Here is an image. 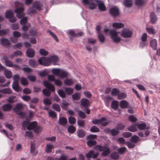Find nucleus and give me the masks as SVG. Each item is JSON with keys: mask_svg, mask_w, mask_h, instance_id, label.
<instances>
[{"mask_svg": "<svg viewBox=\"0 0 160 160\" xmlns=\"http://www.w3.org/2000/svg\"><path fill=\"white\" fill-rule=\"evenodd\" d=\"M9 14H10V16L8 17L7 14H6V18L9 19V20L11 22L13 23L15 22L17 19L15 17H13V13L10 12Z\"/></svg>", "mask_w": 160, "mask_h": 160, "instance_id": "nucleus-19", "label": "nucleus"}, {"mask_svg": "<svg viewBox=\"0 0 160 160\" xmlns=\"http://www.w3.org/2000/svg\"><path fill=\"white\" fill-rule=\"evenodd\" d=\"M43 84L45 87L47 88L48 89L52 92L55 91V89L54 86L51 84L49 82L45 81L43 82Z\"/></svg>", "mask_w": 160, "mask_h": 160, "instance_id": "nucleus-13", "label": "nucleus"}, {"mask_svg": "<svg viewBox=\"0 0 160 160\" xmlns=\"http://www.w3.org/2000/svg\"><path fill=\"white\" fill-rule=\"evenodd\" d=\"M67 122V119L64 117L60 118L59 119V122L60 124L62 125H65Z\"/></svg>", "mask_w": 160, "mask_h": 160, "instance_id": "nucleus-46", "label": "nucleus"}, {"mask_svg": "<svg viewBox=\"0 0 160 160\" xmlns=\"http://www.w3.org/2000/svg\"><path fill=\"white\" fill-rule=\"evenodd\" d=\"M58 93L59 96L62 98H65L66 94L65 92L62 89H59L58 90Z\"/></svg>", "mask_w": 160, "mask_h": 160, "instance_id": "nucleus-45", "label": "nucleus"}, {"mask_svg": "<svg viewBox=\"0 0 160 160\" xmlns=\"http://www.w3.org/2000/svg\"><path fill=\"white\" fill-rule=\"evenodd\" d=\"M90 131L93 132H98L99 131V129L97 127L93 126L91 128Z\"/></svg>", "mask_w": 160, "mask_h": 160, "instance_id": "nucleus-64", "label": "nucleus"}, {"mask_svg": "<svg viewBox=\"0 0 160 160\" xmlns=\"http://www.w3.org/2000/svg\"><path fill=\"white\" fill-rule=\"evenodd\" d=\"M113 27L116 28H120L124 27V24L121 23L115 22L112 24Z\"/></svg>", "mask_w": 160, "mask_h": 160, "instance_id": "nucleus-29", "label": "nucleus"}, {"mask_svg": "<svg viewBox=\"0 0 160 160\" xmlns=\"http://www.w3.org/2000/svg\"><path fill=\"white\" fill-rule=\"evenodd\" d=\"M14 82L12 85L13 89L17 92H20L22 90V88L19 86V76L16 74L14 75L13 78Z\"/></svg>", "mask_w": 160, "mask_h": 160, "instance_id": "nucleus-6", "label": "nucleus"}, {"mask_svg": "<svg viewBox=\"0 0 160 160\" xmlns=\"http://www.w3.org/2000/svg\"><path fill=\"white\" fill-rule=\"evenodd\" d=\"M29 64L31 67L34 68L37 67L38 66V64L36 61L33 59H31L30 60Z\"/></svg>", "mask_w": 160, "mask_h": 160, "instance_id": "nucleus-28", "label": "nucleus"}, {"mask_svg": "<svg viewBox=\"0 0 160 160\" xmlns=\"http://www.w3.org/2000/svg\"><path fill=\"white\" fill-rule=\"evenodd\" d=\"M120 107L122 108H128L129 106L128 102L125 100H122L120 102Z\"/></svg>", "mask_w": 160, "mask_h": 160, "instance_id": "nucleus-26", "label": "nucleus"}, {"mask_svg": "<svg viewBox=\"0 0 160 160\" xmlns=\"http://www.w3.org/2000/svg\"><path fill=\"white\" fill-rule=\"evenodd\" d=\"M72 97L73 100H78L80 98L81 94L80 93L77 92L73 94Z\"/></svg>", "mask_w": 160, "mask_h": 160, "instance_id": "nucleus-40", "label": "nucleus"}, {"mask_svg": "<svg viewBox=\"0 0 160 160\" xmlns=\"http://www.w3.org/2000/svg\"><path fill=\"white\" fill-rule=\"evenodd\" d=\"M73 81L70 79H66L64 81V84L68 86H70L73 83Z\"/></svg>", "mask_w": 160, "mask_h": 160, "instance_id": "nucleus-43", "label": "nucleus"}, {"mask_svg": "<svg viewBox=\"0 0 160 160\" xmlns=\"http://www.w3.org/2000/svg\"><path fill=\"white\" fill-rule=\"evenodd\" d=\"M137 124L132 125L128 128V130L132 132H136L137 130Z\"/></svg>", "mask_w": 160, "mask_h": 160, "instance_id": "nucleus-31", "label": "nucleus"}, {"mask_svg": "<svg viewBox=\"0 0 160 160\" xmlns=\"http://www.w3.org/2000/svg\"><path fill=\"white\" fill-rule=\"evenodd\" d=\"M68 121L71 124H74L76 122V119L72 116H70L68 118Z\"/></svg>", "mask_w": 160, "mask_h": 160, "instance_id": "nucleus-55", "label": "nucleus"}, {"mask_svg": "<svg viewBox=\"0 0 160 160\" xmlns=\"http://www.w3.org/2000/svg\"><path fill=\"white\" fill-rule=\"evenodd\" d=\"M21 83L23 85L26 86L28 84L27 80L26 78H22L20 80Z\"/></svg>", "mask_w": 160, "mask_h": 160, "instance_id": "nucleus-50", "label": "nucleus"}, {"mask_svg": "<svg viewBox=\"0 0 160 160\" xmlns=\"http://www.w3.org/2000/svg\"><path fill=\"white\" fill-rule=\"evenodd\" d=\"M85 135V132L84 131L80 129L78 131V136L79 138H82Z\"/></svg>", "mask_w": 160, "mask_h": 160, "instance_id": "nucleus-47", "label": "nucleus"}, {"mask_svg": "<svg viewBox=\"0 0 160 160\" xmlns=\"http://www.w3.org/2000/svg\"><path fill=\"white\" fill-rule=\"evenodd\" d=\"M42 6V5L38 1H35L32 4L33 8L37 10H40Z\"/></svg>", "mask_w": 160, "mask_h": 160, "instance_id": "nucleus-18", "label": "nucleus"}, {"mask_svg": "<svg viewBox=\"0 0 160 160\" xmlns=\"http://www.w3.org/2000/svg\"><path fill=\"white\" fill-rule=\"evenodd\" d=\"M5 65L9 67H12L16 69L19 68L18 65L13 64L12 62L9 60H7L5 62Z\"/></svg>", "mask_w": 160, "mask_h": 160, "instance_id": "nucleus-14", "label": "nucleus"}, {"mask_svg": "<svg viewBox=\"0 0 160 160\" xmlns=\"http://www.w3.org/2000/svg\"><path fill=\"white\" fill-rule=\"evenodd\" d=\"M118 102L117 101L114 100L112 101L111 103V107L114 109H116L118 108Z\"/></svg>", "mask_w": 160, "mask_h": 160, "instance_id": "nucleus-39", "label": "nucleus"}, {"mask_svg": "<svg viewBox=\"0 0 160 160\" xmlns=\"http://www.w3.org/2000/svg\"><path fill=\"white\" fill-rule=\"evenodd\" d=\"M37 122H33L30 123L29 125L28 126L27 129L28 130L35 129L37 126Z\"/></svg>", "mask_w": 160, "mask_h": 160, "instance_id": "nucleus-27", "label": "nucleus"}, {"mask_svg": "<svg viewBox=\"0 0 160 160\" xmlns=\"http://www.w3.org/2000/svg\"><path fill=\"white\" fill-rule=\"evenodd\" d=\"M66 32L68 34L72 37L80 36L83 35L82 32H79L78 34H75L74 31L71 30H67Z\"/></svg>", "mask_w": 160, "mask_h": 160, "instance_id": "nucleus-16", "label": "nucleus"}, {"mask_svg": "<svg viewBox=\"0 0 160 160\" xmlns=\"http://www.w3.org/2000/svg\"><path fill=\"white\" fill-rule=\"evenodd\" d=\"M120 34L122 38L127 39L132 37V31L129 29L124 28L120 32Z\"/></svg>", "mask_w": 160, "mask_h": 160, "instance_id": "nucleus-7", "label": "nucleus"}, {"mask_svg": "<svg viewBox=\"0 0 160 160\" xmlns=\"http://www.w3.org/2000/svg\"><path fill=\"white\" fill-rule=\"evenodd\" d=\"M1 42L2 45L6 46H8L10 44L9 41L6 39L3 38L1 39Z\"/></svg>", "mask_w": 160, "mask_h": 160, "instance_id": "nucleus-41", "label": "nucleus"}, {"mask_svg": "<svg viewBox=\"0 0 160 160\" xmlns=\"http://www.w3.org/2000/svg\"><path fill=\"white\" fill-rule=\"evenodd\" d=\"M54 148L53 145L47 143L45 148V151L48 153L51 152L52 150Z\"/></svg>", "mask_w": 160, "mask_h": 160, "instance_id": "nucleus-21", "label": "nucleus"}, {"mask_svg": "<svg viewBox=\"0 0 160 160\" xmlns=\"http://www.w3.org/2000/svg\"><path fill=\"white\" fill-rule=\"evenodd\" d=\"M50 61V64L52 63L54 65L57 64L56 63L58 61V57L55 55L51 56H49Z\"/></svg>", "mask_w": 160, "mask_h": 160, "instance_id": "nucleus-17", "label": "nucleus"}, {"mask_svg": "<svg viewBox=\"0 0 160 160\" xmlns=\"http://www.w3.org/2000/svg\"><path fill=\"white\" fill-rule=\"evenodd\" d=\"M98 38L99 41L101 43H103L105 41V37L101 33L98 35Z\"/></svg>", "mask_w": 160, "mask_h": 160, "instance_id": "nucleus-34", "label": "nucleus"}, {"mask_svg": "<svg viewBox=\"0 0 160 160\" xmlns=\"http://www.w3.org/2000/svg\"><path fill=\"white\" fill-rule=\"evenodd\" d=\"M76 128L72 125L70 126L68 128V131L70 133H73L75 131Z\"/></svg>", "mask_w": 160, "mask_h": 160, "instance_id": "nucleus-56", "label": "nucleus"}, {"mask_svg": "<svg viewBox=\"0 0 160 160\" xmlns=\"http://www.w3.org/2000/svg\"><path fill=\"white\" fill-rule=\"evenodd\" d=\"M12 106L11 105L9 104H6L2 106V109L4 111H8L12 109Z\"/></svg>", "mask_w": 160, "mask_h": 160, "instance_id": "nucleus-30", "label": "nucleus"}, {"mask_svg": "<svg viewBox=\"0 0 160 160\" xmlns=\"http://www.w3.org/2000/svg\"><path fill=\"white\" fill-rule=\"evenodd\" d=\"M27 18L25 17L22 18L20 21V24L23 25L22 28V29L24 31H27L28 29L30 27V24L29 23H27Z\"/></svg>", "mask_w": 160, "mask_h": 160, "instance_id": "nucleus-10", "label": "nucleus"}, {"mask_svg": "<svg viewBox=\"0 0 160 160\" xmlns=\"http://www.w3.org/2000/svg\"><path fill=\"white\" fill-rule=\"evenodd\" d=\"M135 3L138 6H142L145 4L146 2L145 0H136Z\"/></svg>", "mask_w": 160, "mask_h": 160, "instance_id": "nucleus-38", "label": "nucleus"}, {"mask_svg": "<svg viewBox=\"0 0 160 160\" xmlns=\"http://www.w3.org/2000/svg\"><path fill=\"white\" fill-rule=\"evenodd\" d=\"M94 149L100 151H103L101 153V155L104 157L108 155L111 152L110 149L107 146H102L101 145H97L95 147Z\"/></svg>", "mask_w": 160, "mask_h": 160, "instance_id": "nucleus-4", "label": "nucleus"}, {"mask_svg": "<svg viewBox=\"0 0 160 160\" xmlns=\"http://www.w3.org/2000/svg\"><path fill=\"white\" fill-rule=\"evenodd\" d=\"M42 92L45 95L49 96L51 94V92L49 90L47 89H44L42 90Z\"/></svg>", "mask_w": 160, "mask_h": 160, "instance_id": "nucleus-63", "label": "nucleus"}, {"mask_svg": "<svg viewBox=\"0 0 160 160\" xmlns=\"http://www.w3.org/2000/svg\"><path fill=\"white\" fill-rule=\"evenodd\" d=\"M52 73L55 75L61 78H66L68 76V72L65 70L59 68H53L52 69Z\"/></svg>", "mask_w": 160, "mask_h": 160, "instance_id": "nucleus-3", "label": "nucleus"}, {"mask_svg": "<svg viewBox=\"0 0 160 160\" xmlns=\"http://www.w3.org/2000/svg\"><path fill=\"white\" fill-rule=\"evenodd\" d=\"M94 124L100 125L102 126H106L107 125L108 122V120L104 117H102L101 119H95L92 121Z\"/></svg>", "mask_w": 160, "mask_h": 160, "instance_id": "nucleus-9", "label": "nucleus"}, {"mask_svg": "<svg viewBox=\"0 0 160 160\" xmlns=\"http://www.w3.org/2000/svg\"><path fill=\"white\" fill-rule=\"evenodd\" d=\"M82 2L84 4L88 5L89 8L91 9H94L96 7V4L100 10L104 11L106 9L104 3L101 0H82Z\"/></svg>", "mask_w": 160, "mask_h": 160, "instance_id": "nucleus-1", "label": "nucleus"}, {"mask_svg": "<svg viewBox=\"0 0 160 160\" xmlns=\"http://www.w3.org/2000/svg\"><path fill=\"white\" fill-rule=\"evenodd\" d=\"M38 61L40 65L48 66L50 65V61L49 57H41L38 59Z\"/></svg>", "mask_w": 160, "mask_h": 160, "instance_id": "nucleus-8", "label": "nucleus"}, {"mask_svg": "<svg viewBox=\"0 0 160 160\" xmlns=\"http://www.w3.org/2000/svg\"><path fill=\"white\" fill-rule=\"evenodd\" d=\"M81 105L85 107H88L90 105V102L88 100L86 99H82L81 101Z\"/></svg>", "mask_w": 160, "mask_h": 160, "instance_id": "nucleus-25", "label": "nucleus"}, {"mask_svg": "<svg viewBox=\"0 0 160 160\" xmlns=\"http://www.w3.org/2000/svg\"><path fill=\"white\" fill-rule=\"evenodd\" d=\"M126 148L125 147H123L119 148L118 151L119 153L122 154L124 153L126 151Z\"/></svg>", "mask_w": 160, "mask_h": 160, "instance_id": "nucleus-58", "label": "nucleus"}, {"mask_svg": "<svg viewBox=\"0 0 160 160\" xmlns=\"http://www.w3.org/2000/svg\"><path fill=\"white\" fill-rule=\"evenodd\" d=\"M129 120L132 122H135L137 121V119L134 116L131 115L129 117Z\"/></svg>", "mask_w": 160, "mask_h": 160, "instance_id": "nucleus-61", "label": "nucleus"}, {"mask_svg": "<svg viewBox=\"0 0 160 160\" xmlns=\"http://www.w3.org/2000/svg\"><path fill=\"white\" fill-rule=\"evenodd\" d=\"M24 136L26 138H32L33 137L32 132L30 131H26Z\"/></svg>", "mask_w": 160, "mask_h": 160, "instance_id": "nucleus-60", "label": "nucleus"}, {"mask_svg": "<svg viewBox=\"0 0 160 160\" xmlns=\"http://www.w3.org/2000/svg\"><path fill=\"white\" fill-rule=\"evenodd\" d=\"M111 157L113 159H118L119 158V154L116 152H112L111 154Z\"/></svg>", "mask_w": 160, "mask_h": 160, "instance_id": "nucleus-42", "label": "nucleus"}, {"mask_svg": "<svg viewBox=\"0 0 160 160\" xmlns=\"http://www.w3.org/2000/svg\"><path fill=\"white\" fill-rule=\"evenodd\" d=\"M123 3L126 7L129 8L131 7L132 5V1L131 0H125Z\"/></svg>", "mask_w": 160, "mask_h": 160, "instance_id": "nucleus-36", "label": "nucleus"}, {"mask_svg": "<svg viewBox=\"0 0 160 160\" xmlns=\"http://www.w3.org/2000/svg\"><path fill=\"white\" fill-rule=\"evenodd\" d=\"M109 12L110 14L114 17L118 16L119 13L118 8L116 7L111 8L109 10Z\"/></svg>", "mask_w": 160, "mask_h": 160, "instance_id": "nucleus-12", "label": "nucleus"}, {"mask_svg": "<svg viewBox=\"0 0 160 160\" xmlns=\"http://www.w3.org/2000/svg\"><path fill=\"white\" fill-rule=\"evenodd\" d=\"M104 131L106 132H109L113 136L116 135L118 134L119 132L118 130L115 129H112L110 130L109 129H107L106 130H105Z\"/></svg>", "mask_w": 160, "mask_h": 160, "instance_id": "nucleus-24", "label": "nucleus"}, {"mask_svg": "<svg viewBox=\"0 0 160 160\" xmlns=\"http://www.w3.org/2000/svg\"><path fill=\"white\" fill-rule=\"evenodd\" d=\"M36 10L32 6V7L28 9L27 13L28 14L34 13L36 12Z\"/></svg>", "mask_w": 160, "mask_h": 160, "instance_id": "nucleus-48", "label": "nucleus"}, {"mask_svg": "<svg viewBox=\"0 0 160 160\" xmlns=\"http://www.w3.org/2000/svg\"><path fill=\"white\" fill-rule=\"evenodd\" d=\"M30 152L34 155H36L38 153V151L35 149V145L34 143L32 142H31Z\"/></svg>", "mask_w": 160, "mask_h": 160, "instance_id": "nucleus-22", "label": "nucleus"}, {"mask_svg": "<svg viewBox=\"0 0 160 160\" xmlns=\"http://www.w3.org/2000/svg\"><path fill=\"white\" fill-rule=\"evenodd\" d=\"M24 10V8L22 7L15 9L14 12L16 13V16L18 18H21L25 16V14L23 13Z\"/></svg>", "mask_w": 160, "mask_h": 160, "instance_id": "nucleus-11", "label": "nucleus"}, {"mask_svg": "<svg viewBox=\"0 0 160 160\" xmlns=\"http://www.w3.org/2000/svg\"><path fill=\"white\" fill-rule=\"evenodd\" d=\"M96 142L93 139H90L87 142V144L89 147H91L92 146L95 145L96 144Z\"/></svg>", "mask_w": 160, "mask_h": 160, "instance_id": "nucleus-54", "label": "nucleus"}, {"mask_svg": "<svg viewBox=\"0 0 160 160\" xmlns=\"http://www.w3.org/2000/svg\"><path fill=\"white\" fill-rule=\"evenodd\" d=\"M112 99V98L111 97L109 96H107L104 98V100L106 105L108 107L109 106V102Z\"/></svg>", "mask_w": 160, "mask_h": 160, "instance_id": "nucleus-44", "label": "nucleus"}, {"mask_svg": "<svg viewBox=\"0 0 160 160\" xmlns=\"http://www.w3.org/2000/svg\"><path fill=\"white\" fill-rule=\"evenodd\" d=\"M137 126H138V128L140 130H144L148 128L145 123H141L139 124H137Z\"/></svg>", "mask_w": 160, "mask_h": 160, "instance_id": "nucleus-37", "label": "nucleus"}, {"mask_svg": "<svg viewBox=\"0 0 160 160\" xmlns=\"http://www.w3.org/2000/svg\"><path fill=\"white\" fill-rule=\"evenodd\" d=\"M25 106V105L22 103H18L14 108L13 111L17 114L19 115L21 117L24 118L26 116V113L22 112L21 110Z\"/></svg>", "mask_w": 160, "mask_h": 160, "instance_id": "nucleus-5", "label": "nucleus"}, {"mask_svg": "<svg viewBox=\"0 0 160 160\" xmlns=\"http://www.w3.org/2000/svg\"><path fill=\"white\" fill-rule=\"evenodd\" d=\"M39 52L41 55L43 56H46L48 53V52L44 49H40Z\"/></svg>", "mask_w": 160, "mask_h": 160, "instance_id": "nucleus-49", "label": "nucleus"}, {"mask_svg": "<svg viewBox=\"0 0 160 160\" xmlns=\"http://www.w3.org/2000/svg\"><path fill=\"white\" fill-rule=\"evenodd\" d=\"M65 91L68 95L71 94L73 92V89L70 88H65Z\"/></svg>", "mask_w": 160, "mask_h": 160, "instance_id": "nucleus-52", "label": "nucleus"}, {"mask_svg": "<svg viewBox=\"0 0 160 160\" xmlns=\"http://www.w3.org/2000/svg\"><path fill=\"white\" fill-rule=\"evenodd\" d=\"M157 20V18L155 14L152 12L151 14L150 22L152 23H155Z\"/></svg>", "mask_w": 160, "mask_h": 160, "instance_id": "nucleus-32", "label": "nucleus"}, {"mask_svg": "<svg viewBox=\"0 0 160 160\" xmlns=\"http://www.w3.org/2000/svg\"><path fill=\"white\" fill-rule=\"evenodd\" d=\"M127 95L124 92H122L119 94L118 95V98L119 99H121L126 98Z\"/></svg>", "mask_w": 160, "mask_h": 160, "instance_id": "nucleus-57", "label": "nucleus"}, {"mask_svg": "<svg viewBox=\"0 0 160 160\" xmlns=\"http://www.w3.org/2000/svg\"><path fill=\"white\" fill-rule=\"evenodd\" d=\"M104 32L106 34H110L111 39L114 42L118 43L121 40V38L118 35L120 32H118L114 30H110L107 28L104 29Z\"/></svg>", "mask_w": 160, "mask_h": 160, "instance_id": "nucleus-2", "label": "nucleus"}, {"mask_svg": "<svg viewBox=\"0 0 160 160\" xmlns=\"http://www.w3.org/2000/svg\"><path fill=\"white\" fill-rule=\"evenodd\" d=\"M98 155V153H95L93 151H90L86 155V156L87 158H90L92 157L93 158H96Z\"/></svg>", "mask_w": 160, "mask_h": 160, "instance_id": "nucleus-15", "label": "nucleus"}, {"mask_svg": "<svg viewBox=\"0 0 160 160\" xmlns=\"http://www.w3.org/2000/svg\"><path fill=\"white\" fill-rule=\"evenodd\" d=\"M0 92L4 94H9L12 93V91L9 88H5L0 90Z\"/></svg>", "mask_w": 160, "mask_h": 160, "instance_id": "nucleus-33", "label": "nucleus"}, {"mask_svg": "<svg viewBox=\"0 0 160 160\" xmlns=\"http://www.w3.org/2000/svg\"><path fill=\"white\" fill-rule=\"evenodd\" d=\"M146 31L150 34H154L155 32L152 27H147L146 28Z\"/></svg>", "mask_w": 160, "mask_h": 160, "instance_id": "nucleus-53", "label": "nucleus"}, {"mask_svg": "<svg viewBox=\"0 0 160 160\" xmlns=\"http://www.w3.org/2000/svg\"><path fill=\"white\" fill-rule=\"evenodd\" d=\"M42 130V128L40 126H37L34 129V132L36 133H39L41 132Z\"/></svg>", "mask_w": 160, "mask_h": 160, "instance_id": "nucleus-51", "label": "nucleus"}, {"mask_svg": "<svg viewBox=\"0 0 160 160\" xmlns=\"http://www.w3.org/2000/svg\"><path fill=\"white\" fill-rule=\"evenodd\" d=\"M119 91L116 88L113 89L111 92L112 95L113 96H116L119 93Z\"/></svg>", "mask_w": 160, "mask_h": 160, "instance_id": "nucleus-62", "label": "nucleus"}, {"mask_svg": "<svg viewBox=\"0 0 160 160\" xmlns=\"http://www.w3.org/2000/svg\"><path fill=\"white\" fill-rule=\"evenodd\" d=\"M4 73L6 77L8 78H12V74L11 72L8 70L5 69Z\"/></svg>", "mask_w": 160, "mask_h": 160, "instance_id": "nucleus-35", "label": "nucleus"}, {"mask_svg": "<svg viewBox=\"0 0 160 160\" xmlns=\"http://www.w3.org/2000/svg\"><path fill=\"white\" fill-rule=\"evenodd\" d=\"M26 53L28 57L32 58L34 56L35 51L32 49L30 48L27 50Z\"/></svg>", "mask_w": 160, "mask_h": 160, "instance_id": "nucleus-20", "label": "nucleus"}, {"mask_svg": "<svg viewBox=\"0 0 160 160\" xmlns=\"http://www.w3.org/2000/svg\"><path fill=\"white\" fill-rule=\"evenodd\" d=\"M150 45L151 47L154 50H156L157 48V41L155 39H152L150 42Z\"/></svg>", "mask_w": 160, "mask_h": 160, "instance_id": "nucleus-23", "label": "nucleus"}, {"mask_svg": "<svg viewBox=\"0 0 160 160\" xmlns=\"http://www.w3.org/2000/svg\"><path fill=\"white\" fill-rule=\"evenodd\" d=\"M52 108L54 109L59 111L60 110V108L59 106L57 104H53L52 105Z\"/></svg>", "mask_w": 160, "mask_h": 160, "instance_id": "nucleus-59", "label": "nucleus"}]
</instances>
